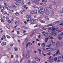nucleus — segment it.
Segmentation results:
<instances>
[{
  "label": "nucleus",
  "instance_id": "nucleus-1",
  "mask_svg": "<svg viewBox=\"0 0 63 63\" xmlns=\"http://www.w3.org/2000/svg\"><path fill=\"white\" fill-rule=\"evenodd\" d=\"M21 2V0H17V2L16 3V5H18L19 4V3H20Z\"/></svg>",
  "mask_w": 63,
  "mask_h": 63
},
{
  "label": "nucleus",
  "instance_id": "nucleus-2",
  "mask_svg": "<svg viewBox=\"0 0 63 63\" xmlns=\"http://www.w3.org/2000/svg\"><path fill=\"white\" fill-rule=\"evenodd\" d=\"M6 44H7V43H6V42H3L1 43V46H4L6 45Z\"/></svg>",
  "mask_w": 63,
  "mask_h": 63
},
{
  "label": "nucleus",
  "instance_id": "nucleus-3",
  "mask_svg": "<svg viewBox=\"0 0 63 63\" xmlns=\"http://www.w3.org/2000/svg\"><path fill=\"white\" fill-rule=\"evenodd\" d=\"M38 9H39V10H43L44 9L43 8V7L42 6H40V7L38 8Z\"/></svg>",
  "mask_w": 63,
  "mask_h": 63
},
{
  "label": "nucleus",
  "instance_id": "nucleus-4",
  "mask_svg": "<svg viewBox=\"0 0 63 63\" xmlns=\"http://www.w3.org/2000/svg\"><path fill=\"white\" fill-rule=\"evenodd\" d=\"M6 27L8 29H10V28H11L10 27V25H9V24H7L6 25Z\"/></svg>",
  "mask_w": 63,
  "mask_h": 63
},
{
  "label": "nucleus",
  "instance_id": "nucleus-5",
  "mask_svg": "<svg viewBox=\"0 0 63 63\" xmlns=\"http://www.w3.org/2000/svg\"><path fill=\"white\" fill-rule=\"evenodd\" d=\"M40 22H41V23H45V21L41 20H39Z\"/></svg>",
  "mask_w": 63,
  "mask_h": 63
},
{
  "label": "nucleus",
  "instance_id": "nucleus-6",
  "mask_svg": "<svg viewBox=\"0 0 63 63\" xmlns=\"http://www.w3.org/2000/svg\"><path fill=\"white\" fill-rule=\"evenodd\" d=\"M59 50H58L57 51V52L55 54L56 55H57L58 54V53H59Z\"/></svg>",
  "mask_w": 63,
  "mask_h": 63
},
{
  "label": "nucleus",
  "instance_id": "nucleus-7",
  "mask_svg": "<svg viewBox=\"0 0 63 63\" xmlns=\"http://www.w3.org/2000/svg\"><path fill=\"white\" fill-rule=\"evenodd\" d=\"M36 0H32L31 1L32 2V3H36Z\"/></svg>",
  "mask_w": 63,
  "mask_h": 63
},
{
  "label": "nucleus",
  "instance_id": "nucleus-8",
  "mask_svg": "<svg viewBox=\"0 0 63 63\" xmlns=\"http://www.w3.org/2000/svg\"><path fill=\"white\" fill-rule=\"evenodd\" d=\"M45 14H46V15H49L50 13L48 11H46L45 12Z\"/></svg>",
  "mask_w": 63,
  "mask_h": 63
},
{
  "label": "nucleus",
  "instance_id": "nucleus-9",
  "mask_svg": "<svg viewBox=\"0 0 63 63\" xmlns=\"http://www.w3.org/2000/svg\"><path fill=\"white\" fill-rule=\"evenodd\" d=\"M10 45L11 47H13L14 46V43H11L10 44Z\"/></svg>",
  "mask_w": 63,
  "mask_h": 63
},
{
  "label": "nucleus",
  "instance_id": "nucleus-10",
  "mask_svg": "<svg viewBox=\"0 0 63 63\" xmlns=\"http://www.w3.org/2000/svg\"><path fill=\"white\" fill-rule=\"evenodd\" d=\"M5 7L6 9H8V10H10V8L9 7V6H5Z\"/></svg>",
  "mask_w": 63,
  "mask_h": 63
},
{
  "label": "nucleus",
  "instance_id": "nucleus-11",
  "mask_svg": "<svg viewBox=\"0 0 63 63\" xmlns=\"http://www.w3.org/2000/svg\"><path fill=\"white\" fill-rule=\"evenodd\" d=\"M0 20L2 22H5V20H4L2 18H1L0 19Z\"/></svg>",
  "mask_w": 63,
  "mask_h": 63
},
{
  "label": "nucleus",
  "instance_id": "nucleus-12",
  "mask_svg": "<svg viewBox=\"0 0 63 63\" xmlns=\"http://www.w3.org/2000/svg\"><path fill=\"white\" fill-rule=\"evenodd\" d=\"M54 35L55 36H57V33L56 32H54Z\"/></svg>",
  "mask_w": 63,
  "mask_h": 63
},
{
  "label": "nucleus",
  "instance_id": "nucleus-13",
  "mask_svg": "<svg viewBox=\"0 0 63 63\" xmlns=\"http://www.w3.org/2000/svg\"><path fill=\"white\" fill-rule=\"evenodd\" d=\"M53 24H49L47 25V26H53Z\"/></svg>",
  "mask_w": 63,
  "mask_h": 63
},
{
  "label": "nucleus",
  "instance_id": "nucleus-14",
  "mask_svg": "<svg viewBox=\"0 0 63 63\" xmlns=\"http://www.w3.org/2000/svg\"><path fill=\"white\" fill-rule=\"evenodd\" d=\"M28 43L29 46H32V44L30 43V42H29Z\"/></svg>",
  "mask_w": 63,
  "mask_h": 63
},
{
  "label": "nucleus",
  "instance_id": "nucleus-15",
  "mask_svg": "<svg viewBox=\"0 0 63 63\" xmlns=\"http://www.w3.org/2000/svg\"><path fill=\"white\" fill-rule=\"evenodd\" d=\"M31 17V15H27V17L28 18H30Z\"/></svg>",
  "mask_w": 63,
  "mask_h": 63
},
{
  "label": "nucleus",
  "instance_id": "nucleus-16",
  "mask_svg": "<svg viewBox=\"0 0 63 63\" xmlns=\"http://www.w3.org/2000/svg\"><path fill=\"white\" fill-rule=\"evenodd\" d=\"M26 57L27 58H29V57H30V56H29V55L28 54H26Z\"/></svg>",
  "mask_w": 63,
  "mask_h": 63
},
{
  "label": "nucleus",
  "instance_id": "nucleus-17",
  "mask_svg": "<svg viewBox=\"0 0 63 63\" xmlns=\"http://www.w3.org/2000/svg\"><path fill=\"white\" fill-rule=\"evenodd\" d=\"M40 14H41V15H44V14H45V12L42 11L40 12Z\"/></svg>",
  "mask_w": 63,
  "mask_h": 63
},
{
  "label": "nucleus",
  "instance_id": "nucleus-18",
  "mask_svg": "<svg viewBox=\"0 0 63 63\" xmlns=\"http://www.w3.org/2000/svg\"><path fill=\"white\" fill-rule=\"evenodd\" d=\"M3 15H5L7 14V12H6L4 11L3 12Z\"/></svg>",
  "mask_w": 63,
  "mask_h": 63
},
{
  "label": "nucleus",
  "instance_id": "nucleus-19",
  "mask_svg": "<svg viewBox=\"0 0 63 63\" xmlns=\"http://www.w3.org/2000/svg\"><path fill=\"white\" fill-rule=\"evenodd\" d=\"M15 15L16 16H19V13H18L17 12H16L15 13Z\"/></svg>",
  "mask_w": 63,
  "mask_h": 63
},
{
  "label": "nucleus",
  "instance_id": "nucleus-20",
  "mask_svg": "<svg viewBox=\"0 0 63 63\" xmlns=\"http://www.w3.org/2000/svg\"><path fill=\"white\" fill-rule=\"evenodd\" d=\"M36 12L37 14H39L40 12V11L39 10H36Z\"/></svg>",
  "mask_w": 63,
  "mask_h": 63
},
{
  "label": "nucleus",
  "instance_id": "nucleus-21",
  "mask_svg": "<svg viewBox=\"0 0 63 63\" xmlns=\"http://www.w3.org/2000/svg\"><path fill=\"white\" fill-rule=\"evenodd\" d=\"M53 5H55L56 4V2L55 1H53Z\"/></svg>",
  "mask_w": 63,
  "mask_h": 63
},
{
  "label": "nucleus",
  "instance_id": "nucleus-22",
  "mask_svg": "<svg viewBox=\"0 0 63 63\" xmlns=\"http://www.w3.org/2000/svg\"><path fill=\"white\" fill-rule=\"evenodd\" d=\"M58 12L59 13H63V12L60 10H58Z\"/></svg>",
  "mask_w": 63,
  "mask_h": 63
},
{
  "label": "nucleus",
  "instance_id": "nucleus-23",
  "mask_svg": "<svg viewBox=\"0 0 63 63\" xmlns=\"http://www.w3.org/2000/svg\"><path fill=\"white\" fill-rule=\"evenodd\" d=\"M14 7H16V5H14L13 6H10L11 8H13Z\"/></svg>",
  "mask_w": 63,
  "mask_h": 63
},
{
  "label": "nucleus",
  "instance_id": "nucleus-24",
  "mask_svg": "<svg viewBox=\"0 0 63 63\" xmlns=\"http://www.w3.org/2000/svg\"><path fill=\"white\" fill-rule=\"evenodd\" d=\"M53 50V48H52L50 49L49 50V51H52V50Z\"/></svg>",
  "mask_w": 63,
  "mask_h": 63
},
{
  "label": "nucleus",
  "instance_id": "nucleus-25",
  "mask_svg": "<svg viewBox=\"0 0 63 63\" xmlns=\"http://www.w3.org/2000/svg\"><path fill=\"white\" fill-rule=\"evenodd\" d=\"M59 23V21H56L54 22L53 23Z\"/></svg>",
  "mask_w": 63,
  "mask_h": 63
},
{
  "label": "nucleus",
  "instance_id": "nucleus-26",
  "mask_svg": "<svg viewBox=\"0 0 63 63\" xmlns=\"http://www.w3.org/2000/svg\"><path fill=\"white\" fill-rule=\"evenodd\" d=\"M14 63H19V61H16L14 62Z\"/></svg>",
  "mask_w": 63,
  "mask_h": 63
},
{
  "label": "nucleus",
  "instance_id": "nucleus-27",
  "mask_svg": "<svg viewBox=\"0 0 63 63\" xmlns=\"http://www.w3.org/2000/svg\"><path fill=\"white\" fill-rule=\"evenodd\" d=\"M46 40L45 41V42H47V40H48V38H45Z\"/></svg>",
  "mask_w": 63,
  "mask_h": 63
},
{
  "label": "nucleus",
  "instance_id": "nucleus-28",
  "mask_svg": "<svg viewBox=\"0 0 63 63\" xmlns=\"http://www.w3.org/2000/svg\"><path fill=\"white\" fill-rule=\"evenodd\" d=\"M6 36L7 38H8V39H10V38H11V37H10V36L7 35H6Z\"/></svg>",
  "mask_w": 63,
  "mask_h": 63
},
{
  "label": "nucleus",
  "instance_id": "nucleus-29",
  "mask_svg": "<svg viewBox=\"0 0 63 63\" xmlns=\"http://www.w3.org/2000/svg\"><path fill=\"white\" fill-rule=\"evenodd\" d=\"M25 42L26 43H27L28 42V38H27L25 39Z\"/></svg>",
  "mask_w": 63,
  "mask_h": 63
},
{
  "label": "nucleus",
  "instance_id": "nucleus-30",
  "mask_svg": "<svg viewBox=\"0 0 63 63\" xmlns=\"http://www.w3.org/2000/svg\"><path fill=\"white\" fill-rule=\"evenodd\" d=\"M41 46H43L44 47H45V43L42 44L41 45Z\"/></svg>",
  "mask_w": 63,
  "mask_h": 63
},
{
  "label": "nucleus",
  "instance_id": "nucleus-31",
  "mask_svg": "<svg viewBox=\"0 0 63 63\" xmlns=\"http://www.w3.org/2000/svg\"><path fill=\"white\" fill-rule=\"evenodd\" d=\"M49 8H50V9H51L52 8V6L51 5H49Z\"/></svg>",
  "mask_w": 63,
  "mask_h": 63
},
{
  "label": "nucleus",
  "instance_id": "nucleus-32",
  "mask_svg": "<svg viewBox=\"0 0 63 63\" xmlns=\"http://www.w3.org/2000/svg\"><path fill=\"white\" fill-rule=\"evenodd\" d=\"M31 13L32 14H34V11H32Z\"/></svg>",
  "mask_w": 63,
  "mask_h": 63
},
{
  "label": "nucleus",
  "instance_id": "nucleus-33",
  "mask_svg": "<svg viewBox=\"0 0 63 63\" xmlns=\"http://www.w3.org/2000/svg\"><path fill=\"white\" fill-rule=\"evenodd\" d=\"M34 21H38V19H34Z\"/></svg>",
  "mask_w": 63,
  "mask_h": 63
},
{
  "label": "nucleus",
  "instance_id": "nucleus-34",
  "mask_svg": "<svg viewBox=\"0 0 63 63\" xmlns=\"http://www.w3.org/2000/svg\"><path fill=\"white\" fill-rule=\"evenodd\" d=\"M2 38H4V39H6V36L5 35H3L2 36Z\"/></svg>",
  "mask_w": 63,
  "mask_h": 63
},
{
  "label": "nucleus",
  "instance_id": "nucleus-35",
  "mask_svg": "<svg viewBox=\"0 0 63 63\" xmlns=\"http://www.w3.org/2000/svg\"><path fill=\"white\" fill-rule=\"evenodd\" d=\"M3 32V30L1 29H0V32L2 33Z\"/></svg>",
  "mask_w": 63,
  "mask_h": 63
},
{
  "label": "nucleus",
  "instance_id": "nucleus-36",
  "mask_svg": "<svg viewBox=\"0 0 63 63\" xmlns=\"http://www.w3.org/2000/svg\"><path fill=\"white\" fill-rule=\"evenodd\" d=\"M57 28H61V26L58 25L57 26Z\"/></svg>",
  "mask_w": 63,
  "mask_h": 63
},
{
  "label": "nucleus",
  "instance_id": "nucleus-37",
  "mask_svg": "<svg viewBox=\"0 0 63 63\" xmlns=\"http://www.w3.org/2000/svg\"><path fill=\"white\" fill-rule=\"evenodd\" d=\"M47 5V4L46 3H45L43 4V5L44 6H46Z\"/></svg>",
  "mask_w": 63,
  "mask_h": 63
},
{
  "label": "nucleus",
  "instance_id": "nucleus-38",
  "mask_svg": "<svg viewBox=\"0 0 63 63\" xmlns=\"http://www.w3.org/2000/svg\"><path fill=\"white\" fill-rule=\"evenodd\" d=\"M55 28H53L52 29V31H55Z\"/></svg>",
  "mask_w": 63,
  "mask_h": 63
},
{
  "label": "nucleus",
  "instance_id": "nucleus-39",
  "mask_svg": "<svg viewBox=\"0 0 63 63\" xmlns=\"http://www.w3.org/2000/svg\"><path fill=\"white\" fill-rule=\"evenodd\" d=\"M57 58H55L54 59V61H56L57 60Z\"/></svg>",
  "mask_w": 63,
  "mask_h": 63
},
{
  "label": "nucleus",
  "instance_id": "nucleus-40",
  "mask_svg": "<svg viewBox=\"0 0 63 63\" xmlns=\"http://www.w3.org/2000/svg\"><path fill=\"white\" fill-rule=\"evenodd\" d=\"M14 56L13 55H11V58H14Z\"/></svg>",
  "mask_w": 63,
  "mask_h": 63
},
{
  "label": "nucleus",
  "instance_id": "nucleus-41",
  "mask_svg": "<svg viewBox=\"0 0 63 63\" xmlns=\"http://www.w3.org/2000/svg\"><path fill=\"white\" fill-rule=\"evenodd\" d=\"M4 10H5V9H3L1 10V12H3Z\"/></svg>",
  "mask_w": 63,
  "mask_h": 63
},
{
  "label": "nucleus",
  "instance_id": "nucleus-42",
  "mask_svg": "<svg viewBox=\"0 0 63 63\" xmlns=\"http://www.w3.org/2000/svg\"><path fill=\"white\" fill-rule=\"evenodd\" d=\"M38 58V57H34V59H37Z\"/></svg>",
  "mask_w": 63,
  "mask_h": 63
},
{
  "label": "nucleus",
  "instance_id": "nucleus-43",
  "mask_svg": "<svg viewBox=\"0 0 63 63\" xmlns=\"http://www.w3.org/2000/svg\"><path fill=\"white\" fill-rule=\"evenodd\" d=\"M37 25V27H39L41 26V25Z\"/></svg>",
  "mask_w": 63,
  "mask_h": 63
},
{
  "label": "nucleus",
  "instance_id": "nucleus-44",
  "mask_svg": "<svg viewBox=\"0 0 63 63\" xmlns=\"http://www.w3.org/2000/svg\"><path fill=\"white\" fill-rule=\"evenodd\" d=\"M16 29H17V30H20V29H19V28H16Z\"/></svg>",
  "mask_w": 63,
  "mask_h": 63
},
{
  "label": "nucleus",
  "instance_id": "nucleus-45",
  "mask_svg": "<svg viewBox=\"0 0 63 63\" xmlns=\"http://www.w3.org/2000/svg\"><path fill=\"white\" fill-rule=\"evenodd\" d=\"M28 43H27V44H26V47H28Z\"/></svg>",
  "mask_w": 63,
  "mask_h": 63
},
{
  "label": "nucleus",
  "instance_id": "nucleus-46",
  "mask_svg": "<svg viewBox=\"0 0 63 63\" xmlns=\"http://www.w3.org/2000/svg\"><path fill=\"white\" fill-rule=\"evenodd\" d=\"M30 22V23H31V24H34V23L33 22Z\"/></svg>",
  "mask_w": 63,
  "mask_h": 63
},
{
  "label": "nucleus",
  "instance_id": "nucleus-47",
  "mask_svg": "<svg viewBox=\"0 0 63 63\" xmlns=\"http://www.w3.org/2000/svg\"><path fill=\"white\" fill-rule=\"evenodd\" d=\"M53 60L52 59L50 61V63H52V62H53Z\"/></svg>",
  "mask_w": 63,
  "mask_h": 63
},
{
  "label": "nucleus",
  "instance_id": "nucleus-48",
  "mask_svg": "<svg viewBox=\"0 0 63 63\" xmlns=\"http://www.w3.org/2000/svg\"><path fill=\"white\" fill-rule=\"evenodd\" d=\"M50 39H52V40H53V39H54V38H53V37L52 36L50 37Z\"/></svg>",
  "mask_w": 63,
  "mask_h": 63
},
{
  "label": "nucleus",
  "instance_id": "nucleus-49",
  "mask_svg": "<svg viewBox=\"0 0 63 63\" xmlns=\"http://www.w3.org/2000/svg\"><path fill=\"white\" fill-rule=\"evenodd\" d=\"M45 20H49V19L48 18H47L45 19Z\"/></svg>",
  "mask_w": 63,
  "mask_h": 63
},
{
  "label": "nucleus",
  "instance_id": "nucleus-50",
  "mask_svg": "<svg viewBox=\"0 0 63 63\" xmlns=\"http://www.w3.org/2000/svg\"><path fill=\"white\" fill-rule=\"evenodd\" d=\"M18 22L17 21H15V24H17V23H18Z\"/></svg>",
  "mask_w": 63,
  "mask_h": 63
},
{
  "label": "nucleus",
  "instance_id": "nucleus-51",
  "mask_svg": "<svg viewBox=\"0 0 63 63\" xmlns=\"http://www.w3.org/2000/svg\"><path fill=\"white\" fill-rule=\"evenodd\" d=\"M10 11L12 12V13H13V12H14V10H10Z\"/></svg>",
  "mask_w": 63,
  "mask_h": 63
},
{
  "label": "nucleus",
  "instance_id": "nucleus-52",
  "mask_svg": "<svg viewBox=\"0 0 63 63\" xmlns=\"http://www.w3.org/2000/svg\"><path fill=\"white\" fill-rule=\"evenodd\" d=\"M55 30H56V31H58V30H59V29H58V28H55Z\"/></svg>",
  "mask_w": 63,
  "mask_h": 63
},
{
  "label": "nucleus",
  "instance_id": "nucleus-53",
  "mask_svg": "<svg viewBox=\"0 0 63 63\" xmlns=\"http://www.w3.org/2000/svg\"><path fill=\"white\" fill-rule=\"evenodd\" d=\"M38 18L39 19H41V18L40 17H38Z\"/></svg>",
  "mask_w": 63,
  "mask_h": 63
},
{
  "label": "nucleus",
  "instance_id": "nucleus-54",
  "mask_svg": "<svg viewBox=\"0 0 63 63\" xmlns=\"http://www.w3.org/2000/svg\"><path fill=\"white\" fill-rule=\"evenodd\" d=\"M33 8H36V6L35 5H34L32 6Z\"/></svg>",
  "mask_w": 63,
  "mask_h": 63
},
{
  "label": "nucleus",
  "instance_id": "nucleus-55",
  "mask_svg": "<svg viewBox=\"0 0 63 63\" xmlns=\"http://www.w3.org/2000/svg\"><path fill=\"white\" fill-rule=\"evenodd\" d=\"M20 12H21V13L22 14H23V11H22L21 10L20 11Z\"/></svg>",
  "mask_w": 63,
  "mask_h": 63
},
{
  "label": "nucleus",
  "instance_id": "nucleus-56",
  "mask_svg": "<svg viewBox=\"0 0 63 63\" xmlns=\"http://www.w3.org/2000/svg\"><path fill=\"white\" fill-rule=\"evenodd\" d=\"M24 23L25 24H27V22L26 21H24Z\"/></svg>",
  "mask_w": 63,
  "mask_h": 63
},
{
  "label": "nucleus",
  "instance_id": "nucleus-57",
  "mask_svg": "<svg viewBox=\"0 0 63 63\" xmlns=\"http://www.w3.org/2000/svg\"><path fill=\"white\" fill-rule=\"evenodd\" d=\"M61 39H62V37H59V40H61Z\"/></svg>",
  "mask_w": 63,
  "mask_h": 63
},
{
  "label": "nucleus",
  "instance_id": "nucleus-58",
  "mask_svg": "<svg viewBox=\"0 0 63 63\" xmlns=\"http://www.w3.org/2000/svg\"><path fill=\"white\" fill-rule=\"evenodd\" d=\"M51 53L50 52H49L47 53V54L48 55H50V54Z\"/></svg>",
  "mask_w": 63,
  "mask_h": 63
},
{
  "label": "nucleus",
  "instance_id": "nucleus-59",
  "mask_svg": "<svg viewBox=\"0 0 63 63\" xmlns=\"http://www.w3.org/2000/svg\"><path fill=\"white\" fill-rule=\"evenodd\" d=\"M17 33L18 34H20V33L18 31H17Z\"/></svg>",
  "mask_w": 63,
  "mask_h": 63
},
{
  "label": "nucleus",
  "instance_id": "nucleus-60",
  "mask_svg": "<svg viewBox=\"0 0 63 63\" xmlns=\"http://www.w3.org/2000/svg\"><path fill=\"white\" fill-rule=\"evenodd\" d=\"M28 19L29 20L31 21V18H28Z\"/></svg>",
  "mask_w": 63,
  "mask_h": 63
},
{
  "label": "nucleus",
  "instance_id": "nucleus-61",
  "mask_svg": "<svg viewBox=\"0 0 63 63\" xmlns=\"http://www.w3.org/2000/svg\"><path fill=\"white\" fill-rule=\"evenodd\" d=\"M45 34H46L47 35L48 34V33L47 32H45Z\"/></svg>",
  "mask_w": 63,
  "mask_h": 63
},
{
  "label": "nucleus",
  "instance_id": "nucleus-62",
  "mask_svg": "<svg viewBox=\"0 0 63 63\" xmlns=\"http://www.w3.org/2000/svg\"><path fill=\"white\" fill-rule=\"evenodd\" d=\"M45 32L44 31H43V32H41V33L42 34H45Z\"/></svg>",
  "mask_w": 63,
  "mask_h": 63
},
{
  "label": "nucleus",
  "instance_id": "nucleus-63",
  "mask_svg": "<svg viewBox=\"0 0 63 63\" xmlns=\"http://www.w3.org/2000/svg\"><path fill=\"white\" fill-rule=\"evenodd\" d=\"M3 18H6V17H5L4 16H3Z\"/></svg>",
  "mask_w": 63,
  "mask_h": 63
},
{
  "label": "nucleus",
  "instance_id": "nucleus-64",
  "mask_svg": "<svg viewBox=\"0 0 63 63\" xmlns=\"http://www.w3.org/2000/svg\"><path fill=\"white\" fill-rule=\"evenodd\" d=\"M52 45H54V42H52Z\"/></svg>",
  "mask_w": 63,
  "mask_h": 63
}]
</instances>
